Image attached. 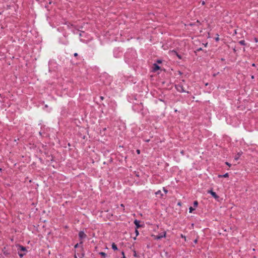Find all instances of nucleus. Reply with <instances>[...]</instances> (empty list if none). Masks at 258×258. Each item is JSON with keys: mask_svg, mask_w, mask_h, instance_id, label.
I'll list each match as a JSON object with an SVG mask.
<instances>
[{"mask_svg": "<svg viewBox=\"0 0 258 258\" xmlns=\"http://www.w3.org/2000/svg\"><path fill=\"white\" fill-rule=\"evenodd\" d=\"M100 98L101 100H103L104 98V97H103V96H100Z\"/></svg>", "mask_w": 258, "mask_h": 258, "instance_id": "nucleus-40", "label": "nucleus"}, {"mask_svg": "<svg viewBox=\"0 0 258 258\" xmlns=\"http://www.w3.org/2000/svg\"><path fill=\"white\" fill-rule=\"evenodd\" d=\"M122 258H126V257L125 255H123V256H122Z\"/></svg>", "mask_w": 258, "mask_h": 258, "instance_id": "nucleus-56", "label": "nucleus"}, {"mask_svg": "<svg viewBox=\"0 0 258 258\" xmlns=\"http://www.w3.org/2000/svg\"><path fill=\"white\" fill-rule=\"evenodd\" d=\"M221 61H224L225 60V59L224 58H221Z\"/></svg>", "mask_w": 258, "mask_h": 258, "instance_id": "nucleus-44", "label": "nucleus"}, {"mask_svg": "<svg viewBox=\"0 0 258 258\" xmlns=\"http://www.w3.org/2000/svg\"><path fill=\"white\" fill-rule=\"evenodd\" d=\"M75 28L76 30L77 31H79V36H80V37H82V34L85 33L84 31H82L81 30V29H82L83 26H75Z\"/></svg>", "mask_w": 258, "mask_h": 258, "instance_id": "nucleus-12", "label": "nucleus"}, {"mask_svg": "<svg viewBox=\"0 0 258 258\" xmlns=\"http://www.w3.org/2000/svg\"><path fill=\"white\" fill-rule=\"evenodd\" d=\"M174 111H175V112H177V109H175V110H174Z\"/></svg>", "mask_w": 258, "mask_h": 258, "instance_id": "nucleus-62", "label": "nucleus"}, {"mask_svg": "<svg viewBox=\"0 0 258 258\" xmlns=\"http://www.w3.org/2000/svg\"><path fill=\"white\" fill-rule=\"evenodd\" d=\"M103 258H106L107 257V254L105 252L101 251L98 253Z\"/></svg>", "mask_w": 258, "mask_h": 258, "instance_id": "nucleus-17", "label": "nucleus"}, {"mask_svg": "<svg viewBox=\"0 0 258 258\" xmlns=\"http://www.w3.org/2000/svg\"><path fill=\"white\" fill-rule=\"evenodd\" d=\"M83 241H81L79 243H77L74 246V248H77L78 247H79V246L81 247V248H82V247H83Z\"/></svg>", "mask_w": 258, "mask_h": 258, "instance_id": "nucleus-14", "label": "nucleus"}, {"mask_svg": "<svg viewBox=\"0 0 258 258\" xmlns=\"http://www.w3.org/2000/svg\"><path fill=\"white\" fill-rule=\"evenodd\" d=\"M175 87L177 91H178L179 92H181V93L186 92L187 93H189L188 91H185L184 90L182 85H181V84L175 85Z\"/></svg>", "mask_w": 258, "mask_h": 258, "instance_id": "nucleus-5", "label": "nucleus"}, {"mask_svg": "<svg viewBox=\"0 0 258 258\" xmlns=\"http://www.w3.org/2000/svg\"><path fill=\"white\" fill-rule=\"evenodd\" d=\"M71 62L72 64L73 65H77L79 63L78 62H77L75 60H71Z\"/></svg>", "mask_w": 258, "mask_h": 258, "instance_id": "nucleus-26", "label": "nucleus"}, {"mask_svg": "<svg viewBox=\"0 0 258 258\" xmlns=\"http://www.w3.org/2000/svg\"><path fill=\"white\" fill-rule=\"evenodd\" d=\"M251 79H253L254 78V76H251Z\"/></svg>", "mask_w": 258, "mask_h": 258, "instance_id": "nucleus-55", "label": "nucleus"}, {"mask_svg": "<svg viewBox=\"0 0 258 258\" xmlns=\"http://www.w3.org/2000/svg\"><path fill=\"white\" fill-rule=\"evenodd\" d=\"M203 45H204L205 47H207V46L208 45V43H206V44L203 43Z\"/></svg>", "mask_w": 258, "mask_h": 258, "instance_id": "nucleus-41", "label": "nucleus"}, {"mask_svg": "<svg viewBox=\"0 0 258 258\" xmlns=\"http://www.w3.org/2000/svg\"><path fill=\"white\" fill-rule=\"evenodd\" d=\"M179 74H182V73L180 71H179Z\"/></svg>", "mask_w": 258, "mask_h": 258, "instance_id": "nucleus-52", "label": "nucleus"}, {"mask_svg": "<svg viewBox=\"0 0 258 258\" xmlns=\"http://www.w3.org/2000/svg\"><path fill=\"white\" fill-rule=\"evenodd\" d=\"M204 51V50L201 48V47H200V48H197L195 51V52L196 53H197V52L198 51Z\"/></svg>", "mask_w": 258, "mask_h": 258, "instance_id": "nucleus-28", "label": "nucleus"}, {"mask_svg": "<svg viewBox=\"0 0 258 258\" xmlns=\"http://www.w3.org/2000/svg\"><path fill=\"white\" fill-rule=\"evenodd\" d=\"M202 4H203V5H204V4H205V2H203Z\"/></svg>", "mask_w": 258, "mask_h": 258, "instance_id": "nucleus-61", "label": "nucleus"}, {"mask_svg": "<svg viewBox=\"0 0 258 258\" xmlns=\"http://www.w3.org/2000/svg\"><path fill=\"white\" fill-rule=\"evenodd\" d=\"M156 62L158 63H162V60L161 59H157Z\"/></svg>", "mask_w": 258, "mask_h": 258, "instance_id": "nucleus-32", "label": "nucleus"}, {"mask_svg": "<svg viewBox=\"0 0 258 258\" xmlns=\"http://www.w3.org/2000/svg\"><path fill=\"white\" fill-rule=\"evenodd\" d=\"M75 256V258H78V257H77V254H75V256Z\"/></svg>", "mask_w": 258, "mask_h": 258, "instance_id": "nucleus-47", "label": "nucleus"}, {"mask_svg": "<svg viewBox=\"0 0 258 258\" xmlns=\"http://www.w3.org/2000/svg\"><path fill=\"white\" fill-rule=\"evenodd\" d=\"M217 74H213V76H214V77H215V76L217 75Z\"/></svg>", "mask_w": 258, "mask_h": 258, "instance_id": "nucleus-49", "label": "nucleus"}, {"mask_svg": "<svg viewBox=\"0 0 258 258\" xmlns=\"http://www.w3.org/2000/svg\"><path fill=\"white\" fill-rule=\"evenodd\" d=\"M18 253L21 258L26 255V252H21L18 251Z\"/></svg>", "mask_w": 258, "mask_h": 258, "instance_id": "nucleus-23", "label": "nucleus"}, {"mask_svg": "<svg viewBox=\"0 0 258 258\" xmlns=\"http://www.w3.org/2000/svg\"><path fill=\"white\" fill-rule=\"evenodd\" d=\"M111 247L112 248V249L114 251L115 250H118V248L117 247V245L115 244V243L113 242L112 243V245H111Z\"/></svg>", "mask_w": 258, "mask_h": 258, "instance_id": "nucleus-16", "label": "nucleus"}, {"mask_svg": "<svg viewBox=\"0 0 258 258\" xmlns=\"http://www.w3.org/2000/svg\"><path fill=\"white\" fill-rule=\"evenodd\" d=\"M193 206L195 208L197 207L198 206V202L197 201H195L193 203Z\"/></svg>", "mask_w": 258, "mask_h": 258, "instance_id": "nucleus-25", "label": "nucleus"}, {"mask_svg": "<svg viewBox=\"0 0 258 258\" xmlns=\"http://www.w3.org/2000/svg\"><path fill=\"white\" fill-rule=\"evenodd\" d=\"M195 210V208H193L192 207H190L189 208V212L190 213H191Z\"/></svg>", "mask_w": 258, "mask_h": 258, "instance_id": "nucleus-27", "label": "nucleus"}, {"mask_svg": "<svg viewBox=\"0 0 258 258\" xmlns=\"http://www.w3.org/2000/svg\"><path fill=\"white\" fill-rule=\"evenodd\" d=\"M122 54V51L120 50L119 47L114 48L113 50V55L116 58L121 57Z\"/></svg>", "mask_w": 258, "mask_h": 258, "instance_id": "nucleus-2", "label": "nucleus"}, {"mask_svg": "<svg viewBox=\"0 0 258 258\" xmlns=\"http://www.w3.org/2000/svg\"><path fill=\"white\" fill-rule=\"evenodd\" d=\"M143 105L142 102L140 104H135L133 106V109L137 112H140L143 110Z\"/></svg>", "mask_w": 258, "mask_h": 258, "instance_id": "nucleus-3", "label": "nucleus"}, {"mask_svg": "<svg viewBox=\"0 0 258 258\" xmlns=\"http://www.w3.org/2000/svg\"><path fill=\"white\" fill-rule=\"evenodd\" d=\"M77 254L80 257V258H83L85 256L84 248L82 247L80 250H77Z\"/></svg>", "mask_w": 258, "mask_h": 258, "instance_id": "nucleus-6", "label": "nucleus"}, {"mask_svg": "<svg viewBox=\"0 0 258 258\" xmlns=\"http://www.w3.org/2000/svg\"><path fill=\"white\" fill-rule=\"evenodd\" d=\"M205 85H206V86H208V83H206V84H205Z\"/></svg>", "mask_w": 258, "mask_h": 258, "instance_id": "nucleus-58", "label": "nucleus"}, {"mask_svg": "<svg viewBox=\"0 0 258 258\" xmlns=\"http://www.w3.org/2000/svg\"><path fill=\"white\" fill-rule=\"evenodd\" d=\"M178 205H179L180 206L181 205V203L179 202L178 204H177Z\"/></svg>", "mask_w": 258, "mask_h": 258, "instance_id": "nucleus-50", "label": "nucleus"}, {"mask_svg": "<svg viewBox=\"0 0 258 258\" xmlns=\"http://www.w3.org/2000/svg\"><path fill=\"white\" fill-rule=\"evenodd\" d=\"M239 44L243 46H246V43L244 40H241L238 42Z\"/></svg>", "mask_w": 258, "mask_h": 258, "instance_id": "nucleus-20", "label": "nucleus"}, {"mask_svg": "<svg viewBox=\"0 0 258 258\" xmlns=\"http://www.w3.org/2000/svg\"><path fill=\"white\" fill-rule=\"evenodd\" d=\"M79 237L80 240H83L87 238V235L84 233L83 231H80L79 232Z\"/></svg>", "mask_w": 258, "mask_h": 258, "instance_id": "nucleus-7", "label": "nucleus"}, {"mask_svg": "<svg viewBox=\"0 0 258 258\" xmlns=\"http://www.w3.org/2000/svg\"><path fill=\"white\" fill-rule=\"evenodd\" d=\"M180 237L182 238H183L184 240L186 241V237L185 235H183L182 234H181Z\"/></svg>", "mask_w": 258, "mask_h": 258, "instance_id": "nucleus-30", "label": "nucleus"}, {"mask_svg": "<svg viewBox=\"0 0 258 258\" xmlns=\"http://www.w3.org/2000/svg\"><path fill=\"white\" fill-rule=\"evenodd\" d=\"M0 256H3V255L2 253H0Z\"/></svg>", "mask_w": 258, "mask_h": 258, "instance_id": "nucleus-60", "label": "nucleus"}, {"mask_svg": "<svg viewBox=\"0 0 258 258\" xmlns=\"http://www.w3.org/2000/svg\"><path fill=\"white\" fill-rule=\"evenodd\" d=\"M195 24H190L189 25L190 26H194Z\"/></svg>", "mask_w": 258, "mask_h": 258, "instance_id": "nucleus-51", "label": "nucleus"}, {"mask_svg": "<svg viewBox=\"0 0 258 258\" xmlns=\"http://www.w3.org/2000/svg\"><path fill=\"white\" fill-rule=\"evenodd\" d=\"M144 141L147 143H148L150 142V139H144Z\"/></svg>", "mask_w": 258, "mask_h": 258, "instance_id": "nucleus-35", "label": "nucleus"}, {"mask_svg": "<svg viewBox=\"0 0 258 258\" xmlns=\"http://www.w3.org/2000/svg\"><path fill=\"white\" fill-rule=\"evenodd\" d=\"M74 56L76 58V60H81V58L79 56V54H78V53L76 52V53H74Z\"/></svg>", "mask_w": 258, "mask_h": 258, "instance_id": "nucleus-22", "label": "nucleus"}, {"mask_svg": "<svg viewBox=\"0 0 258 258\" xmlns=\"http://www.w3.org/2000/svg\"><path fill=\"white\" fill-rule=\"evenodd\" d=\"M225 164H226L227 166H228L229 167H230V166H231V164L230 163H229V162H226L225 163Z\"/></svg>", "mask_w": 258, "mask_h": 258, "instance_id": "nucleus-33", "label": "nucleus"}, {"mask_svg": "<svg viewBox=\"0 0 258 258\" xmlns=\"http://www.w3.org/2000/svg\"><path fill=\"white\" fill-rule=\"evenodd\" d=\"M254 41H255V42H258V38H257L255 37V38H254Z\"/></svg>", "mask_w": 258, "mask_h": 258, "instance_id": "nucleus-37", "label": "nucleus"}, {"mask_svg": "<svg viewBox=\"0 0 258 258\" xmlns=\"http://www.w3.org/2000/svg\"><path fill=\"white\" fill-rule=\"evenodd\" d=\"M45 107H48V105H45Z\"/></svg>", "mask_w": 258, "mask_h": 258, "instance_id": "nucleus-59", "label": "nucleus"}, {"mask_svg": "<svg viewBox=\"0 0 258 258\" xmlns=\"http://www.w3.org/2000/svg\"><path fill=\"white\" fill-rule=\"evenodd\" d=\"M134 256H135V257L137 256V253L136 251H134Z\"/></svg>", "mask_w": 258, "mask_h": 258, "instance_id": "nucleus-36", "label": "nucleus"}, {"mask_svg": "<svg viewBox=\"0 0 258 258\" xmlns=\"http://www.w3.org/2000/svg\"><path fill=\"white\" fill-rule=\"evenodd\" d=\"M159 100L160 101H162V102H164V101L162 99H159Z\"/></svg>", "mask_w": 258, "mask_h": 258, "instance_id": "nucleus-45", "label": "nucleus"}, {"mask_svg": "<svg viewBox=\"0 0 258 258\" xmlns=\"http://www.w3.org/2000/svg\"><path fill=\"white\" fill-rule=\"evenodd\" d=\"M0 97H2V95L0 94Z\"/></svg>", "mask_w": 258, "mask_h": 258, "instance_id": "nucleus-64", "label": "nucleus"}, {"mask_svg": "<svg viewBox=\"0 0 258 258\" xmlns=\"http://www.w3.org/2000/svg\"><path fill=\"white\" fill-rule=\"evenodd\" d=\"M170 52H171V53H173V54L176 55L177 56V57L179 59H182V56H181L180 54H179L177 52V51H176V50H174V49H173V50H170Z\"/></svg>", "mask_w": 258, "mask_h": 258, "instance_id": "nucleus-13", "label": "nucleus"}, {"mask_svg": "<svg viewBox=\"0 0 258 258\" xmlns=\"http://www.w3.org/2000/svg\"><path fill=\"white\" fill-rule=\"evenodd\" d=\"M208 194H210L213 198H214L217 202H220L222 200V199L220 198L219 196H218L215 192L213 190V188H211L210 189L207 191Z\"/></svg>", "mask_w": 258, "mask_h": 258, "instance_id": "nucleus-1", "label": "nucleus"}, {"mask_svg": "<svg viewBox=\"0 0 258 258\" xmlns=\"http://www.w3.org/2000/svg\"><path fill=\"white\" fill-rule=\"evenodd\" d=\"M136 152H137V153L138 154H140L141 153V151H140V150L139 149H137V150H136Z\"/></svg>", "mask_w": 258, "mask_h": 258, "instance_id": "nucleus-34", "label": "nucleus"}, {"mask_svg": "<svg viewBox=\"0 0 258 258\" xmlns=\"http://www.w3.org/2000/svg\"><path fill=\"white\" fill-rule=\"evenodd\" d=\"M216 35H217V37L215 38V39L216 42H218L219 41V35L218 34H217Z\"/></svg>", "mask_w": 258, "mask_h": 258, "instance_id": "nucleus-29", "label": "nucleus"}, {"mask_svg": "<svg viewBox=\"0 0 258 258\" xmlns=\"http://www.w3.org/2000/svg\"><path fill=\"white\" fill-rule=\"evenodd\" d=\"M166 234V232L164 231L163 233H160L159 235L156 236V237H155V239L159 240L161 239L162 238L165 237Z\"/></svg>", "mask_w": 258, "mask_h": 258, "instance_id": "nucleus-11", "label": "nucleus"}, {"mask_svg": "<svg viewBox=\"0 0 258 258\" xmlns=\"http://www.w3.org/2000/svg\"><path fill=\"white\" fill-rule=\"evenodd\" d=\"M252 66L254 67V66H255V64H254V63H252Z\"/></svg>", "mask_w": 258, "mask_h": 258, "instance_id": "nucleus-54", "label": "nucleus"}, {"mask_svg": "<svg viewBox=\"0 0 258 258\" xmlns=\"http://www.w3.org/2000/svg\"><path fill=\"white\" fill-rule=\"evenodd\" d=\"M51 159H50V160H51V161H54L53 157L52 156H51Z\"/></svg>", "mask_w": 258, "mask_h": 258, "instance_id": "nucleus-39", "label": "nucleus"}, {"mask_svg": "<svg viewBox=\"0 0 258 258\" xmlns=\"http://www.w3.org/2000/svg\"><path fill=\"white\" fill-rule=\"evenodd\" d=\"M155 195L156 196L157 195H160L161 196V198H162V197L163 196V194L162 193L161 191L160 190H158L157 191H156L155 192Z\"/></svg>", "mask_w": 258, "mask_h": 258, "instance_id": "nucleus-21", "label": "nucleus"}, {"mask_svg": "<svg viewBox=\"0 0 258 258\" xmlns=\"http://www.w3.org/2000/svg\"><path fill=\"white\" fill-rule=\"evenodd\" d=\"M181 153L183 154V151H182L181 152Z\"/></svg>", "mask_w": 258, "mask_h": 258, "instance_id": "nucleus-57", "label": "nucleus"}, {"mask_svg": "<svg viewBox=\"0 0 258 258\" xmlns=\"http://www.w3.org/2000/svg\"><path fill=\"white\" fill-rule=\"evenodd\" d=\"M242 152H241V153L239 152L237 153V154L234 157V159L235 160H238V159L239 158L240 156L241 155Z\"/></svg>", "mask_w": 258, "mask_h": 258, "instance_id": "nucleus-19", "label": "nucleus"}, {"mask_svg": "<svg viewBox=\"0 0 258 258\" xmlns=\"http://www.w3.org/2000/svg\"><path fill=\"white\" fill-rule=\"evenodd\" d=\"M163 190L165 194L168 192V190L167 189H166L165 187L163 188Z\"/></svg>", "mask_w": 258, "mask_h": 258, "instance_id": "nucleus-31", "label": "nucleus"}, {"mask_svg": "<svg viewBox=\"0 0 258 258\" xmlns=\"http://www.w3.org/2000/svg\"><path fill=\"white\" fill-rule=\"evenodd\" d=\"M160 68H161L160 67L158 64H157L156 63H154L153 64V67H152V72H156L157 71L159 70L160 69Z\"/></svg>", "mask_w": 258, "mask_h": 258, "instance_id": "nucleus-10", "label": "nucleus"}, {"mask_svg": "<svg viewBox=\"0 0 258 258\" xmlns=\"http://www.w3.org/2000/svg\"><path fill=\"white\" fill-rule=\"evenodd\" d=\"M134 223L135 225V228L138 229L139 228L143 227L144 225L140 224V221L137 219L134 220Z\"/></svg>", "mask_w": 258, "mask_h": 258, "instance_id": "nucleus-8", "label": "nucleus"}, {"mask_svg": "<svg viewBox=\"0 0 258 258\" xmlns=\"http://www.w3.org/2000/svg\"><path fill=\"white\" fill-rule=\"evenodd\" d=\"M16 246L17 248V250L18 252H26V253H27V250L26 247L20 244H16Z\"/></svg>", "mask_w": 258, "mask_h": 258, "instance_id": "nucleus-4", "label": "nucleus"}, {"mask_svg": "<svg viewBox=\"0 0 258 258\" xmlns=\"http://www.w3.org/2000/svg\"><path fill=\"white\" fill-rule=\"evenodd\" d=\"M135 233H136V237L134 238V239L135 240L136 239V237L138 236L139 235V232L138 230V229H136L135 228Z\"/></svg>", "mask_w": 258, "mask_h": 258, "instance_id": "nucleus-24", "label": "nucleus"}, {"mask_svg": "<svg viewBox=\"0 0 258 258\" xmlns=\"http://www.w3.org/2000/svg\"><path fill=\"white\" fill-rule=\"evenodd\" d=\"M2 251L5 256H8L11 254L10 250L6 246L3 248Z\"/></svg>", "mask_w": 258, "mask_h": 258, "instance_id": "nucleus-9", "label": "nucleus"}, {"mask_svg": "<svg viewBox=\"0 0 258 258\" xmlns=\"http://www.w3.org/2000/svg\"><path fill=\"white\" fill-rule=\"evenodd\" d=\"M229 177V173H226L224 174L223 175H218V177L221 178V177Z\"/></svg>", "mask_w": 258, "mask_h": 258, "instance_id": "nucleus-18", "label": "nucleus"}, {"mask_svg": "<svg viewBox=\"0 0 258 258\" xmlns=\"http://www.w3.org/2000/svg\"><path fill=\"white\" fill-rule=\"evenodd\" d=\"M197 23H200V22L199 20H197Z\"/></svg>", "mask_w": 258, "mask_h": 258, "instance_id": "nucleus-53", "label": "nucleus"}, {"mask_svg": "<svg viewBox=\"0 0 258 258\" xmlns=\"http://www.w3.org/2000/svg\"><path fill=\"white\" fill-rule=\"evenodd\" d=\"M121 254L122 255V256H123V255H125L124 252L123 251H121Z\"/></svg>", "mask_w": 258, "mask_h": 258, "instance_id": "nucleus-38", "label": "nucleus"}, {"mask_svg": "<svg viewBox=\"0 0 258 258\" xmlns=\"http://www.w3.org/2000/svg\"><path fill=\"white\" fill-rule=\"evenodd\" d=\"M194 243H197V242H198V240L197 239H195L194 241Z\"/></svg>", "mask_w": 258, "mask_h": 258, "instance_id": "nucleus-42", "label": "nucleus"}, {"mask_svg": "<svg viewBox=\"0 0 258 258\" xmlns=\"http://www.w3.org/2000/svg\"><path fill=\"white\" fill-rule=\"evenodd\" d=\"M75 26H76V25H72H72H71V26H70L69 25H68V27H69V28H70V27H72L73 28V29L72 30V32H73L74 34H77L78 32H79V31H77L76 30V29H75Z\"/></svg>", "mask_w": 258, "mask_h": 258, "instance_id": "nucleus-15", "label": "nucleus"}, {"mask_svg": "<svg viewBox=\"0 0 258 258\" xmlns=\"http://www.w3.org/2000/svg\"><path fill=\"white\" fill-rule=\"evenodd\" d=\"M120 206H121V207H123V208H124V205H123V204H120Z\"/></svg>", "mask_w": 258, "mask_h": 258, "instance_id": "nucleus-43", "label": "nucleus"}, {"mask_svg": "<svg viewBox=\"0 0 258 258\" xmlns=\"http://www.w3.org/2000/svg\"><path fill=\"white\" fill-rule=\"evenodd\" d=\"M233 51H234V52H236V49H235V48H233Z\"/></svg>", "mask_w": 258, "mask_h": 258, "instance_id": "nucleus-48", "label": "nucleus"}, {"mask_svg": "<svg viewBox=\"0 0 258 258\" xmlns=\"http://www.w3.org/2000/svg\"><path fill=\"white\" fill-rule=\"evenodd\" d=\"M106 130V128H103V131H105Z\"/></svg>", "mask_w": 258, "mask_h": 258, "instance_id": "nucleus-46", "label": "nucleus"}, {"mask_svg": "<svg viewBox=\"0 0 258 258\" xmlns=\"http://www.w3.org/2000/svg\"><path fill=\"white\" fill-rule=\"evenodd\" d=\"M243 51H245V48H243Z\"/></svg>", "mask_w": 258, "mask_h": 258, "instance_id": "nucleus-63", "label": "nucleus"}]
</instances>
